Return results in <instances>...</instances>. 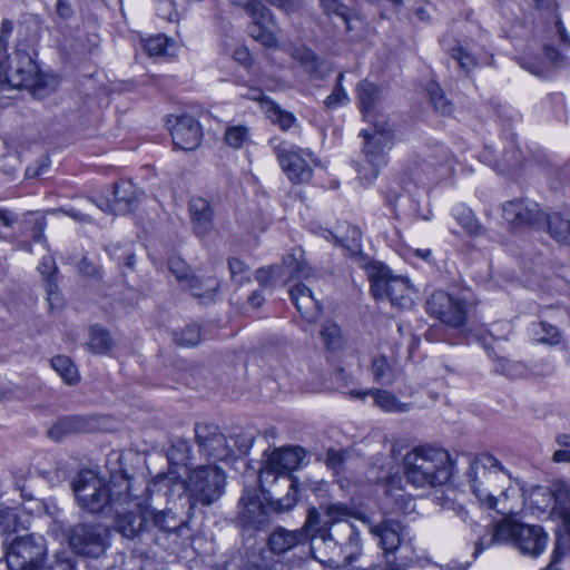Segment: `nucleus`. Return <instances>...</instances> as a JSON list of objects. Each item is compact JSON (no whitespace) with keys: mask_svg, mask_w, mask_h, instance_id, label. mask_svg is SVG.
Instances as JSON below:
<instances>
[{"mask_svg":"<svg viewBox=\"0 0 570 570\" xmlns=\"http://www.w3.org/2000/svg\"><path fill=\"white\" fill-rule=\"evenodd\" d=\"M529 502L540 512L550 510L551 515L570 532V487L564 481H556L550 488H533Z\"/></svg>","mask_w":570,"mask_h":570,"instance_id":"nucleus-12","label":"nucleus"},{"mask_svg":"<svg viewBox=\"0 0 570 570\" xmlns=\"http://www.w3.org/2000/svg\"><path fill=\"white\" fill-rule=\"evenodd\" d=\"M108 529L98 523H78L70 528L68 540L72 551L86 558H98L107 548Z\"/></svg>","mask_w":570,"mask_h":570,"instance_id":"nucleus-14","label":"nucleus"},{"mask_svg":"<svg viewBox=\"0 0 570 570\" xmlns=\"http://www.w3.org/2000/svg\"><path fill=\"white\" fill-rule=\"evenodd\" d=\"M245 11L253 20L252 24L269 26L273 22L272 11L258 0L247 3Z\"/></svg>","mask_w":570,"mask_h":570,"instance_id":"nucleus-41","label":"nucleus"},{"mask_svg":"<svg viewBox=\"0 0 570 570\" xmlns=\"http://www.w3.org/2000/svg\"><path fill=\"white\" fill-rule=\"evenodd\" d=\"M308 538V532L304 528L294 531L285 528H277L271 533L268 538V546L274 553L282 554L307 542Z\"/></svg>","mask_w":570,"mask_h":570,"instance_id":"nucleus-25","label":"nucleus"},{"mask_svg":"<svg viewBox=\"0 0 570 570\" xmlns=\"http://www.w3.org/2000/svg\"><path fill=\"white\" fill-rule=\"evenodd\" d=\"M167 38L163 35L148 38L144 43V49L150 57L160 56L166 52Z\"/></svg>","mask_w":570,"mask_h":570,"instance_id":"nucleus-51","label":"nucleus"},{"mask_svg":"<svg viewBox=\"0 0 570 570\" xmlns=\"http://www.w3.org/2000/svg\"><path fill=\"white\" fill-rule=\"evenodd\" d=\"M541 228H547L557 242L570 244V213L547 214Z\"/></svg>","mask_w":570,"mask_h":570,"instance_id":"nucleus-27","label":"nucleus"},{"mask_svg":"<svg viewBox=\"0 0 570 570\" xmlns=\"http://www.w3.org/2000/svg\"><path fill=\"white\" fill-rule=\"evenodd\" d=\"M504 219L514 226L531 225L537 228L543 226L546 213H542L540 206L532 200L517 199L503 205Z\"/></svg>","mask_w":570,"mask_h":570,"instance_id":"nucleus-17","label":"nucleus"},{"mask_svg":"<svg viewBox=\"0 0 570 570\" xmlns=\"http://www.w3.org/2000/svg\"><path fill=\"white\" fill-rule=\"evenodd\" d=\"M357 99L364 118L370 125L376 120L385 119L383 116H376L374 110L382 100V90L371 81L362 80L357 85Z\"/></svg>","mask_w":570,"mask_h":570,"instance_id":"nucleus-23","label":"nucleus"},{"mask_svg":"<svg viewBox=\"0 0 570 570\" xmlns=\"http://www.w3.org/2000/svg\"><path fill=\"white\" fill-rule=\"evenodd\" d=\"M312 551L315 552H324V556L328 558V560H334L335 558L343 557V549L340 547L334 540L326 537V533L321 529L316 531L312 539Z\"/></svg>","mask_w":570,"mask_h":570,"instance_id":"nucleus-30","label":"nucleus"},{"mask_svg":"<svg viewBox=\"0 0 570 570\" xmlns=\"http://www.w3.org/2000/svg\"><path fill=\"white\" fill-rule=\"evenodd\" d=\"M238 518L244 525L259 529L267 522L266 509L255 489H245L239 500Z\"/></svg>","mask_w":570,"mask_h":570,"instance_id":"nucleus-20","label":"nucleus"},{"mask_svg":"<svg viewBox=\"0 0 570 570\" xmlns=\"http://www.w3.org/2000/svg\"><path fill=\"white\" fill-rule=\"evenodd\" d=\"M556 31L560 39V42L566 49H570V37L568 36L566 28L563 27L562 22L558 21L556 23Z\"/></svg>","mask_w":570,"mask_h":570,"instance_id":"nucleus-64","label":"nucleus"},{"mask_svg":"<svg viewBox=\"0 0 570 570\" xmlns=\"http://www.w3.org/2000/svg\"><path fill=\"white\" fill-rule=\"evenodd\" d=\"M375 404L385 412H405L409 405L397 401L395 395L389 391L376 390L373 392Z\"/></svg>","mask_w":570,"mask_h":570,"instance_id":"nucleus-39","label":"nucleus"},{"mask_svg":"<svg viewBox=\"0 0 570 570\" xmlns=\"http://www.w3.org/2000/svg\"><path fill=\"white\" fill-rule=\"evenodd\" d=\"M532 333L535 336V340L540 343L557 345L561 341V334L559 330L546 322L533 324Z\"/></svg>","mask_w":570,"mask_h":570,"instance_id":"nucleus-40","label":"nucleus"},{"mask_svg":"<svg viewBox=\"0 0 570 570\" xmlns=\"http://www.w3.org/2000/svg\"><path fill=\"white\" fill-rule=\"evenodd\" d=\"M453 215L460 225L471 235H478L480 233V224L472 215L469 208L464 206H459L454 208Z\"/></svg>","mask_w":570,"mask_h":570,"instance_id":"nucleus-45","label":"nucleus"},{"mask_svg":"<svg viewBox=\"0 0 570 570\" xmlns=\"http://www.w3.org/2000/svg\"><path fill=\"white\" fill-rule=\"evenodd\" d=\"M320 4L326 13L336 14L347 22L350 9L340 0H320Z\"/></svg>","mask_w":570,"mask_h":570,"instance_id":"nucleus-52","label":"nucleus"},{"mask_svg":"<svg viewBox=\"0 0 570 570\" xmlns=\"http://www.w3.org/2000/svg\"><path fill=\"white\" fill-rule=\"evenodd\" d=\"M168 267L171 274H174L177 281L180 283H185L186 279H188L190 276L189 267L183 259L178 257L170 258L168 262Z\"/></svg>","mask_w":570,"mask_h":570,"instance_id":"nucleus-54","label":"nucleus"},{"mask_svg":"<svg viewBox=\"0 0 570 570\" xmlns=\"http://www.w3.org/2000/svg\"><path fill=\"white\" fill-rule=\"evenodd\" d=\"M291 299L302 317L307 322H315L321 314V304L305 284H296L289 289Z\"/></svg>","mask_w":570,"mask_h":570,"instance_id":"nucleus-24","label":"nucleus"},{"mask_svg":"<svg viewBox=\"0 0 570 570\" xmlns=\"http://www.w3.org/2000/svg\"><path fill=\"white\" fill-rule=\"evenodd\" d=\"M428 313L451 327H461L466 320L464 301L451 296L446 292L435 291L426 301Z\"/></svg>","mask_w":570,"mask_h":570,"instance_id":"nucleus-15","label":"nucleus"},{"mask_svg":"<svg viewBox=\"0 0 570 570\" xmlns=\"http://www.w3.org/2000/svg\"><path fill=\"white\" fill-rule=\"evenodd\" d=\"M277 272L278 267L276 266L262 267L256 271L255 277L261 286H267L271 279L276 276Z\"/></svg>","mask_w":570,"mask_h":570,"instance_id":"nucleus-57","label":"nucleus"},{"mask_svg":"<svg viewBox=\"0 0 570 570\" xmlns=\"http://www.w3.org/2000/svg\"><path fill=\"white\" fill-rule=\"evenodd\" d=\"M249 141V130L245 126H232L225 131V142L235 149L244 147Z\"/></svg>","mask_w":570,"mask_h":570,"instance_id":"nucleus-42","label":"nucleus"},{"mask_svg":"<svg viewBox=\"0 0 570 570\" xmlns=\"http://www.w3.org/2000/svg\"><path fill=\"white\" fill-rule=\"evenodd\" d=\"M286 14L297 13L304 8V0H267Z\"/></svg>","mask_w":570,"mask_h":570,"instance_id":"nucleus-55","label":"nucleus"},{"mask_svg":"<svg viewBox=\"0 0 570 570\" xmlns=\"http://www.w3.org/2000/svg\"><path fill=\"white\" fill-rule=\"evenodd\" d=\"M79 507L89 513L112 511L122 505L124 497L136 490V482L125 476L105 482L91 470L80 471L72 482Z\"/></svg>","mask_w":570,"mask_h":570,"instance_id":"nucleus-2","label":"nucleus"},{"mask_svg":"<svg viewBox=\"0 0 570 570\" xmlns=\"http://www.w3.org/2000/svg\"><path fill=\"white\" fill-rule=\"evenodd\" d=\"M228 267L232 279L238 285H243L250 279L248 267L243 261L238 258H230L228 261Z\"/></svg>","mask_w":570,"mask_h":570,"instance_id":"nucleus-50","label":"nucleus"},{"mask_svg":"<svg viewBox=\"0 0 570 570\" xmlns=\"http://www.w3.org/2000/svg\"><path fill=\"white\" fill-rule=\"evenodd\" d=\"M196 441L202 455L213 461H224L232 455L226 436L213 424H196Z\"/></svg>","mask_w":570,"mask_h":570,"instance_id":"nucleus-16","label":"nucleus"},{"mask_svg":"<svg viewBox=\"0 0 570 570\" xmlns=\"http://www.w3.org/2000/svg\"><path fill=\"white\" fill-rule=\"evenodd\" d=\"M50 364L67 384L72 385L78 382V370L69 357L58 355L50 361Z\"/></svg>","mask_w":570,"mask_h":570,"instance_id":"nucleus-33","label":"nucleus"},{"mask_svg":"<svg viewBox=\"0 0 570 570\" xmlns=\"http://www.w3.org/2000/svg\"><path fill=\"white\" fill-rule=\"evenodd\" d=\"M39 570H76V562L69 552L60 551L50 563H42Z\"/></svg>","mask_w":570,"mask_h":570,"instance_id":"nucleus-46","label":"nucleus"},{"mask_svg":"<svg viewBox=\"0 0 570 570\" xmlns=\"http://www.w3.org/2000/svg\"><path fill=\"white\" fill-rule=\"evenodd\" d=\"M283 265L292 278H308L312 275V267L304 258V250L295 247L284 258Z\"/></svg>","mask_w":570,"mask_h":570,"instance_id":"nucleus-29","label":"nucleus"},{"mask_svg":"<svg viewBox=\"0 0 570 570\" xmlns=\"http://www.w3.org/2000/svg\"><path fill=\"white\" fill-rule=\"evenodd\" d=\"M371 292L377 301L389 299L399 308H411L416 296L415 289L402 276H395L381 263H372L367 267Z\"/></svg>","mask_w":570,"mask_h":570,"instance_id":"nucleus-9","label":"nucleus"},{"mask_svg":"<svg viewBox=\"0 0 570 570\" xmlns=\"http://www.w3.org/2000/svg\"><path fill=\"white\" fill-rule=\"evenodd\" d=\"M175 342L183 347L196 346L200 342V328L196 324L187 325L175 333Z\"/></svg>","mask_w":570,"mask_h":570,"instance_id":"nucleus-44","label":"nucleus"},{"mask_svg":"<svg viewBox=\"0 0 570 570\" xmlns=\"http://www.w3.org/2000/svg\"><path fill=\"white\" fill-rule=\"evenodd\" d=\"M188 212L193 229L197 236H205L213 230L215 213L207 199L191 197L188 203Z\"/></svg>","mask_w":570,"mask_h":570,"instance_id":"nucleus-22","label":"nucleus"},{"mask_svg":"<svg viewBox=\"0 0 570 570\" xmlns=\"http://www.w3.org/2000/svg\"><path fill=\"white\" fill-rule=\"evenodd\" d=\"M472 491L481 505L503 515L518 513L522 488L492 454L475 456L468 471Z\"/></svg>","mask_w":570,"mask_h":570,"instance_id":"nucleus-1","label":"nucleus"},{"mask_svg":"<svg viewBox=\"0 0 570 570\" xmlns=\"http://www.w3.org/2000/svg\"><path fill=\"white\" fill-rule=\"evenodd\" d=\"M564 533H558L552 551V563H558L563 557L570 552V532L567 531L562 525Z\"/></svg>","mask_w":570,"mask_h":570,"instance_id":"nucleus-47","label":"nucleus"},{"mask_svg":"<svg viewBox=\"0 0 570 570\" xmlns=\"http://www.w3.org/2000/svg\"><path fill=\"white\" fill-rule=\"evenodd\" d=\"M226 475L217 465H202L190 471L187 480L190 509L196 504H214L224 494Z\"/></svg>","mask_w":570,"mask_h":570,"instance_id":"nucleus-10","label":"nucleus"},{"mask_svg":"<svg viewBox=\"0 0 570 570\" xmlns=\"http://www.w3.org/2000/svg\"><path fill=\"white\" fill-rule=\"evenodd\" d=\"M114 203L108 202L98 204L97 206L105 213L115 215H125L134 210L138 203V196L135 185L130 181H122L115 185L114 188Z\"/></svg>","mask_w":570,"mask_h":570,"instance_id":"nucleus-21","label":"nucleus"},{"mask_svg":"<svg viewBox=\"0 0 570 570\" xmlns=\"http://www.w3.org/2000/svg\"><path fill=\"white\" fill-rule=\"evenodd\" d=\"M368 531L382 550L383 570H406L413 559V542L409 528L395 519L370 524Z\"/></svg>","mask_w":570,"mask_h":570,"instance_id":"nucleus-5","label":"nucleus"},{"mask_svg":"<svg viewBox=\"0 0 570 570\" xmlns=\"http://www.w3.org/2000/svg\"><path fill=\"white\" fill-rule=\"evenodd\" d=\"M304 458L305 450L301 446L276 449L259 470L258 483L263 492H266L265 485L269 482V478L272 482L287 489L285 497L269 498L272 508L278 513L291 510L297 502V484L289 472L296 470Z\"/></svg>","mask_w":570,"mask_h":570,"instance_id":"nucleus-3","label":"nucleus"},{"mask_svg":"<svg viewBox=\"0 0 570 570\" xmlns=\"http://www.w3.org/2000/svg\"><path fill=\"white\" fill-rule=\"evenodd\" d=\"M354 510L341 502L328 504L324 511V523L320 528L327 538L343 549L344 559L352 563L362 552L360 531L350 522Z\"/></svg>","mask_w":570,"mask_h":570,"instance_id":"nucleus-7","label":"nucleus"},{"mask_svg":"<svg viewBox=\"0 0 570 570\" xmlns=\"http://www.w3.org/2000/svg\"><path fill=\"white\" fill-rule=\"evenodd\" d=\"M514 547L523 554L531 558L541 556L548 546V533L541 525L523 524L518 530Z\"/></svg>","mask_w":570,"mask_h":570,"instance_id":"nucleus-19","label":"nucleus"},{"mask_svg":"<svg viewBox=\"0 0 570 570\" xmlns=\"http://www.w3.org/2000/svg\"><path fill=\"white\" fill-rule=\"evenodd\" d=\"M263 112L273 125L279 127L283 131L289 130L297 122L296 117L292 112L283 109L274 100H265L263 102Z\"/></svg>","mask_w":570,"mask_h":570,"instance_id":"nucleus-28","label":"nucleus"},{"mask_svg":"<svg viewBox=\"0 0 570 570\" xmlns=\"http://www.w3.org/2000/svg\"><path fill=\"white\" fill-rule=\"evenodd\" d=\"M88 348L96 354H105L112 346V340L107 330L95 325L89 328Z\"/></svg>","mask_w":570,"mask_h":570,"instance_id":"nucleus-31","label":"nucleus"},{"mask_svg":"<svg viewBox=\"0 0 570 570\" xmlns=\"http://www.w3.org/2000/svg\"><path fill=\"white\" fill-rule=\"evenodd\" d=\"M321 338L328 351H338L344 346L342 330L336 323L327 322L321 331Z\"/></svg>","mask_w":570,"mask_h":570,"instance_id":"nucleus-36","label":"nucleus"},{"mask_svg":"<svg viewBox=\"0 0 570 570\" xmlns=\"http://www.w3.org/2000/svg\"><path fill=\"white\" fill-rule=\"evenodd\" d=\"M82 429V421L79 417H61L48 431V435L60 441L70 433L78 432Z\"/></svg>","mask_w":570,"mask_h":570,"instance_id":"nucleus-34","label":"nucleus"},{"mask_svg":"<svg viewBox=\"0 0 570 570\" xmlns=\"http://www.w3.org/2000/svg\"><path fill=\"white\" fill-rule=\"evenodd\" d=\"M47 301L50 308L60 309L63 305L62 296L58 289V287L51 282V279H47Z\"/></svg>","mask_w":570,"mask_h":570,"instance_id":"nucleus-56","label":"nucleus"},{"mask_svg":"<svg viewBox=\"0 0 570 570\" xmlns=\"http://www.w3.org/2000/svg\"><path fill=\"white\" fill-rule=\"evenodd\" d=\"M522 523L512 522V521H500L493 529L492 533L488 538H481L475 547V554L481 553L493 543H511L514 546V542L518 538V530L521 528Z\"/></svg>","mask_w":570,"mask_h":570,"instance_id":"nucleus-26","label":"nucleus"},{"mask_svg":"<svg viewBox=\"0 0 570 570\" xmlns=\"http://www.w3.org/2000/svg\"><path fill=\"white\" fill-rule=\"evenodd\" d=\"M46 226V220L43 218H38L35 220L32 229V238L36 242H41L45 238L43 230Z\"/></svg>","mask_w":570,"mask_h":570,"instance_id":"nucleus-63","label":"nucleus"},{"mask_svg":"<svg viewBox=\"0 0 570 570\" xmlns=\"http://www.w3.org/2000/svg\"><path fill=\"white\" fill-rule=\"evenodd\" d=\"M403 473L416 488L443 485L452 475L451 456L441 448L415 446L403 458Z\"/></svg>","mask_w":570,"mask_h":570,"instance_id":"nucleus-4","label":"nucleus"},{"mask_svg":"<svg viewBox=\"0 0 570 570\" xmlns=\"http://www.w3.org/2000/svg\"><path fill=\"white\" fill-rule=\"evenodd\" d=\"M249 33L256 41H259L265 47H273L277 42V39L269 26L250 24Z\"/></svg>","mask_w":570,"mask_h":570,"instance_id":"nucleus-49","label":"nucleus"},{"mask_svg":"<svg viewBox=\"0 0 570 570\" xmlns=\"http://www.w3.org/2000/svg\"><path fill=\"white\" fill-rule=\"evenodd\" d=\"M451 57L456 60L459 67L465 72H469L475 66L474 57L461 47L453 48Z\"/></svg>","mask_w":570,"mask_h":570,"instance_id":"nucleus-53","label":"nucleus"},{"mask_svg":"<svg viewBox=\"0 0 570 570\" xmlns=\"http://www.w3.org/2000/svg\"><path fill=\"white\" fill-rule=\"evenodd\" d=\"M184 285L194 296L200 298H213L218 288V282L215 278L209 277L203 281L194 275H190Z\"/></svg>","mask_w":570,"mask_h":570,"instance_id":"nucleus-32","label":"nucleus"},{"mask_svg":"<svg viewBox=\"0 0 570 570\" xmlns=\"http://www.w3.org/2000/svg\"><path fill=\"white\" fill-rule=\"evenodd\" d=\"M544 55L551 62L556 65H562L564 62V56L552 46H546Z\"/></svg>","mask_w":570,"mask_h":570,"instance_id":"nucleus-60","label":"nucleus"},{"mask_svg":"<svg viewBox=\"0 0 570 570\" xmlns=\"http://www.w3.org/2000/svg\"><path fill=\"white\" fill-rule=\"evenodd\" d=\"M24 521L19 513L11 508L0 510V534H10L26 529Z\"/></svg>","mask_w":570,"mask_h":570,"instance_id":"nucleus-35","label":"nucleus"},{"mask_svg":"<svg viewBox=\"0 0 570 570\" xmlns=\"http://www.w3.org/2000/svg\"><path fill=\"white\" fill-rule=\"evenodd\" d=\"M234 59L245 67H249L252 63V57L249 50L246 47H237L233 53Z\"/></svg>","mask_w":570,"mask_h":570,"instance_id":"nucleus-59","label":"nucleus"},{"mask_svg":"<svg viewBox=\"0 0 570 570\" xmlns=\"http://www.w3.org/2000/svg\"><path fill=\"white\" fill-rule=\"evenodd\" d=\"M343 77V73L338 75L337 82L333 92L324 101L325 106L330 109H335L340 106H343L350 100L346 91L342 87Z\"/></svg>","mask_w":570,"mask_h":570,"instance_id":"nucleus-48","label":"nucleus"},{"mask_svg":"<svg viewBox=\"0 0 570 570\" xmlns=\"http://www.w3.org/2000/svg\"><path fill=\"white\" fill-rule=\"evenodd\" d=\"M57 78L39 70L32 57L17 51L9 61H0V85L28 89L36 98H43L57 87Z\"/></svg>","mask_w":570,"mask_h":570,"instance_id":"nucleus-6","label":"nucleus"},{"mask_svg":"<svg viewBox=\"0 0 570 570\" xmlns=\"http://www.w3.org/2000/svg\"><path fill=\"white\" fill-rule=\"evenodd\" d=\"M364 139L365 165L357 168L363 180L371 183L387 164V154L393 147L394 132L386 119L376 120L361 131Z\"/></svg>","mask_w":570,"mask_h":570,"instance_id":"nucleus-8","label":"nucleus"},{"mask_svg":"<svg viewBox=\"0 0 570 570\" xmlns=\"http://www.w3.org/2000/svg\"><path fill=\"white\" fill-rule=\"evenodd\" d=\"M374 380L380 384H390L394 380V368L386 356L380 355L372 361Z\"/></svg>","mask_w":570,"mask_h":570,"instance_id":"nucleus-38","label":"nucleus"},{"mask_svg":"<svg viewBox=\"0 0 570 570\" xmlns=\"http://www.w3.org/2000/svg\"><path fill=\"white\" fill-rule=\"evenodd\" d=\"M428 91L438 112L441 115H450L452 112L451 101L445 97L443 90L436 83H430Z\"/></svg>","mask_w":570,"mask_h":570,"instance_id":"nucleus-43","label":"nucleus"},{"mask_svg":"<svg viewBox=\"0 0 570 570\" xmlns=\"http://www.w3.org/2000/svg\"><path fill=\"white\" fill-rule=\"evenodd\" d=\"M38 268L41 274L48 277L47 279H50L52 273L57 269L52 257H45Z\"/></svg>","mask_w":570,"mask_h":570,"instance_id":"nucleus-61","label":"nucleus"},{"mask_svg":"<svg viewBox=\"0 0 570 570\" xmlns=\"http://www.w3.org/2000/svg\"><path fill=\"white\" fill-rule=\"evenodd\" d=\"M203 134L198 121L188 115L177 117L171 127L174 146L185 151L195 150L202 140Z\"/></svg>","mask_w":570,"mask_h":570,"instance_id":"nucleus-18","label":"nucleus"},{"mask_svg":"<svg viewBox=\"0 0 570 570\" xmlns=\"http://www.w3.org/2000/svg\"><path fill=\"white\" fill-rule=\"evenodd\" d=\"M149 521L165 532H174L181 524V521H179L170 510L155 512L148 509V522Z\"/></svg>","mask_w":570,"mask_h":570,"instance_id":"nucleus-37","label":"nucleus"},{"mask_svg":"<svg viewBox=\"0 0 570 570\" xmlns=\"http://www.w3.org/2000/svg\"><path fill=\"white\" fill-rule=\"evenodd\" d=\"M79 272L86 277H98L99 268L96 264L90 262L87 257L82 258L79 263Z\"/></svg>","mask_w":570,"mask_h":570,"instance_id":"nucleus-58","label":"nucleus"},{"mask_svg":"<svg viewBox=\"0 0 570 570\" xmlns=\"http://www.w3.org/2000/svg\"><path fill=\"white\" fill-rule=\"evenodd\" d=\"M274 154L286 177L296 185L306 184L313 177L317 159L308 149L282 141L274 146Z\"/></svg>","mask_w":570,"mask_h":570,"instance_id":"nucleus-13","label":"nucleus"},{"mask_svg":"<svg viewBox=\"0 0 570 570\" xmlns=\"http://www.w3.org/2000/svg\"><path fill=\"white\" fill-rule=\"evenodd\" d=\"M245 97L247 99L258 101L261 104V109L263 110V102L265 100H271L268 97H266L263 91L259 88H249L247 92L245 94Z\"/></svg>","mask_w":570,"mask_h":570,"instance_id":"nucleus-62","label":"nucleus"},{"mask_svg":"<svg viewBox=\"0 0 570 570\" xmlns=\"http://www.w3.org/2000/svg\"><path fill=\"white\" fill-rule=\"evenodd\" d=\"M147 491V487L136 483V490L124 497L122 505L112 509L116 528L125 538L134 539L148 529L147 499L142 498Z\"/></svg>","mask_w":570,"mask_h":570,"instance_id":"nucleus-11","label":"nucleus"}]
</instances>
